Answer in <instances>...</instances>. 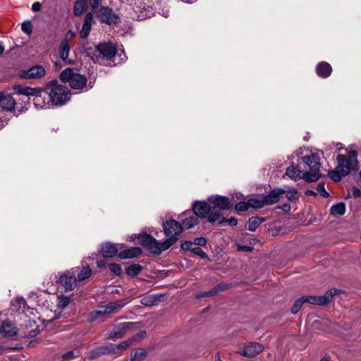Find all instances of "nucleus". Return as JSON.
<instances>
[{
	"label": "nucleus",
	"instance_id": "obj_59",
	"mask_svg": "<svg viewBox=\"0 0 361 361\" xmlns=\"http://www.w3.org/2000/svg\"><path fill=\"white\" fill-rule=\"evenodd\" d=\"M145 331H140L137 334H135V337L138 339L139 341H142L146 336Z\"/></svg>",
	"mask_w": 361,
	"mask_h": 361
},
{
	"label": "nucleus",
	"instance_id": "obj_20",
	"mask_svg": "<svg viewBox=\"0 0 361 361\" xmlns=\"http://www.w3.org/2000/svg\"><path fill=\"white\" fill-rule=\"evenodd\" d=\"M181 226L183 230L190 229L199 223V219L195 215H192L190 212H185L181 214Z\"/></svg>",
	"mask_w": 361,
	"mask_h": 361
},
{
	"label": "nucleus",
	"instance_id": "obj_64",
	"mask_svg": "<svg viewBox=\"0 0 361 361\" xmlns=\"http://www.w3.org/2000/svg\"><path fill=\"white\" fill-rule=\"evenodd\" d=\"M305 195L307 196H314L316 197L317 195V192L312 190H307L305 192Z\"/></svg>",
	"mask_w": 361,
	"mask_h": 361
},
{
	"label": "nucleus",
	"instance_id": "obj_9",
	"mask_svg": "<svg viewBox=\"0 0 361 361\" xmlns=\"http://www.w3.org/2000/svg\"><path fill=\"white\" fill-rule=\"evenodd\" d=\"M98 19L103 23L111 25L120 21L119 16L108 6L101 7L97 14Z\"/></svg>",
	"mask_w": 361,
	"mask_h": 361
},
{
	"label": "nucleus",
	"instance_id": "obj_1",
	"mask_svg": "<svg viewBox=\"0 0 361 361\" xmlns=\"http://www.w3.org/2000/svg\"><path fill=\"white\" fill-rule=\"evenodd\" d=\"M94 56L97 63L105 66H114L126 58L123 51L119 53L116 46L110 42L99 43L95 47Z\"/></svg>",
	"mask_w": 361,
	"mask_h": 361
},
{
	"label": "nucleus",
	"instance_id": "obj_37",
	"mask_svg": "<svg viewBox=\"0 0 361 361\" xmlns=\"http://www.w3.org/2000/svg\"><path fill=\"white\" fill-rule=\"evenodd\" d=\"M264 221L263 219H259V217H251L248 220V230L250 231H256L259 224Z\"/></svg>",
	"mask_w": 361,
	"mask_h": 361
},
{
	"label": "nucleus",
	"instance_id": "obj_4",
	"mask_svg": "<svg viewBox=\"0 0 361 361\" xmlns=\"http://www.w3.org/2000/svg\"><path fill=\"white\" fill-rule=\"evenodd\" d=\"M60 79L63 82H68L73 90H83L87 87L86 76L75 72L71 68H67L61 73Z\"/></svg>",
	"mask_w": 361,
	"mask_h": 361
},
{
	"label": "nucleus",
	"instance_id": "obj_26",
	"mask_svg": "<svg viewBox=\"0 0 361 361\" xmlns=\"http://www.w3.org/2000/svg\"><path fill=\"white\" fill-rule=\"evenodd\" d=\"M16 104V100L13 99V97L10 94H5L4 95L1 102L0 103V106L10 111H13L15 110V106Z\"/></svg>",
	"mask_w": 361,
	"mask_h": 361
},
{
	"label": "nucleus",
	"instance_id": "obj_40",
	"mask_svg": "<svg viewBox=\"0 0 361 361\" xmlns=\"http://www.w3.org/2000/svg\"><path fill=\"white\" fill-rule=\"evenodd\" d=\"M304 302H305V300H304V298L302 296L298 298L295 301L294 305H293V307L291 308V313L293 314H297L300 310Z\"/></svg>",
	"mask_w": 361,
	"mask_h": 361
},
{
	"label": "nucleus",
	"instance_id": "obj_35",
	"mask_svg": "<svg viewBox=\"0 0 361 361\" xmlns=\"http://www.w3.org/2000/svg\"><path fill=\"white\" fill-rule=\"evenodd\" d=\"M249 207L255 209H261L266 205L264 197L259 198H250L248 200Z\"/></svg>",
	"mask_w": 361,
	"mask_h": 361
},
{
	"label": "nucleus",
	"instance_id": "obj_15",
	"mask_svg": "<svg viewBox=\"0 0 361 361\" xmlns=\"http://www.w3.org/2000/svg\"><path fill=\"white\" fill-rule=\"evenodd\" d=\"M212 210L211 202L209 203L202 201H195L192 204L193 214L197 218L204 219Z\"/></svg>",
	"mask_w": 361,
	"mask_h": 361
},
{
	"label": "nucleus",
	"instance_id": "obj_8",
	"mask_svg": "<svg viewBox=\"0 0 361 361\" xmlns=\"http://www.w3.org/2000/svg\"><path fill=\"white\" fill-rule=\"evenodd\" d=\"M123 305L118 302L110 303L108 305L101 306L97 310L92 311L87 319L88 322H94L97 320H103L105 315L111 313L117 308H121Z\"/></svg>",
	"mask_w": 361,
	"mask_h": 361
},
{
	"label": "nucleus",
	"instance_id": "obj_13",
	"mask_svg": "<svg viewBox=\"0 0 361 361\" xmlns=\"http://www.w3.org/2000/svg\"><path fill=\"white\" fill-rule=\"evenodd\" d=\"M264 350V347L259 343L250 342L246 343L238 351V353L244 357H254Z\"/></svg>",
	"mask_w": 361,
	"mask_h": 361
},
{
	"label": "nucleus",
	"instance_id": "obj_30",
	"mask_svg": "<svg viewBox=\"0 0 361 361\" xmlns=\"http://www.w3.org/2000/svg\"><path fill=\"white\" fill-rule=\"evenodd\" d=\"M136 12L139 13L138 18L140 20L150 18L152 16H154V10L150 6H147V7L144 6L143 8L137 7Z\"/></svg>",
	"mask_w": 361,
	"mask_h": 361
},
{
	"label": "nucleus",
	"instance_id": "obj_49",
	"mask_svg": "<svg viewBox=\"0 0 361 361\" xmlns=\"http://www.w3.org/2000/svg\"><path fill=\"white\" fill-rule=\"evenodd\" d=\"M102 355H103V353H102V350H100V346H99L90 352L89 357L90 359H95Z\"/></svg>",
	"mask_w": 361,
	"mask_h": 361
},
{
	"label": "nucleus",
	"instance_id": "obj_29",
	"mask_svg": "<svg viewBox=\"0 0 361 361\" xmlns=\"http://www.w3.org/2000/svg\"><path fill=\"white\" fill-rule=\"evenodd\" d=\"M70 51V46L67 39H64L59 46V54L63 61H66Z\"/></svg>",
	"mask_w": 361,
	"mask_h": 361
},
{
	"label": "nucleus",
	"instance_id": "obj_46",
	"mask_svg": "<svg viewBox=\"0 0 361 361\" xmlns=\"http://www.w3.org/2000/svg\"><path fill=\"white\" fill-rule=\"evenodd\" d=\"M109 269L111 272L117 276H120L121 274V267L118 264L111 263L109 266Z\"/></svg>",
	"mask_w": 361,
	"mask_h": 361
},
{
	"label": "nucleus",
	"instance_id": "obj_63",
	"mask_svg": "<svg viewBox=\"0 0 361 361\" xmlns=\"http://www.w3.org/2000/svg\"><path fill=\"white\" fill-rule=\"evenodd\" d=\"M128 341L130 342V345L135 344L137 342H139L138 339L135 337V335L131 336L128 339H127Z\"/></svg>",
	"mask_w": 361,
	"mask_h": 361
},
{
	"label": "nucleus",
	"instance_id": "obj_44",
	"mask_svg": "<svg viewBox=\"0 0 361 361\" xmlns=\"http://www.w3.org/2000/svg\"><path fill=\"white\" fill-rule=\"evenodd\" d=\"M26 305L25 300L22 297L16 298L13 302V306L16 307L18 310L24 308Z\"/></svg>",
	"mask_w": 361,
	"mask_h": 361
},
{
	"label": "nucleus",
	"instance_id": "obj_58",
	"mask_svg": "<svg viewBox=\"0 0 361 361\" xmlns=\"http://www.w3.org/2000/svg\"><path fill=\"white\" fill-rule=\"evenodd\" d=\"M352 192H353V196L355 198L361 197V190H360L358 188L353 187Z\"/></svg>",
	"mask_w": 361,
	"mask_h": 361
},
{
	"label": "nucleus",
	"instance_id": "obj_34",
	"mask_svg": "<svg viewBox=\"0 0 361 361\" xmlns=\"http://www.w3.org/2000/svg\"><path fill=\"white\" fill-rule=\"evenodd\" d=\"M345 212V204L343 202H339L334 204L330 209L331 215L342 216Z\"/></svg>",
	"mask_w": 361,
	"mask_h": 361
},
{
	"label": "nucleus",
	"instance_id": "obj_17",
	"mask_svg": "<svg viewBox=\"0 0 361 361\" xmlns=\"http://www.w3.org/2000/svg\"><path fill=\"white\" fill-rule=\"evenodd\" d=\"M138 240L142 247L154 255V250H156V246L157 245V240L152 235L148 233L140 234L138 237Z\"/></svg>",
	"mask_w": 361,
	"mask_h": 361
},
{
	"label": "nucleus",
	"instance_id": "obj_27",
	"mask_svg": "<svg viewBox=\"0 0 361 361\" xmlns=\"http://www.w3.org/2000/svg\"><path fill=\"white\" fill-rule=\"evenodd\" d=\"M13 90L14 92L17 94H23L25 96H31V94H35V92L37 90H34V88L27 86H23L20 85H16L13 86Z\"/></svg>",
	"mask_w": 361,
	"mask_h": 361
},
{
	"label": "nucleus",
	"instance_id": "obj_23",
	"mask_svg": "<svg viewBox=\"0 0 361 361\" xmlns=\"http://www.w3.org/2000/svg\"><path fill=\"white\" fill-rule=\"evenodd\" d=\"M315 71L319 77L326 78L331 74L332 68L329 63L326 61H322L316 66Z\"/></svg>",
	"mask_w": 361,
	"mask_h": 361
},
{
	"label": "nucleus",
	"instance_id": "obj_45",
	"mask_svg": "<svg viewBox=\"0 0 361 361\" xmlns=\"http://www.w3.org/2000/svg\"><path fill=\"white\" fill-rule=\"evenodd\" d=\"M190 251L194 255L200 256L202 259H207L208 255L200 247H195L190 249Z\"/></svg>",
	"mask_w": 361,
	"mask_h": 361
},
{
	"label": "nucleus",
	"instance_id": "obj_50",
	"mask_svg": "<svg viewBox=\"0 0 361 361\" xmlns=\"http://www.w3.org/2000/svg\"><path fill=\"white\" fill-rule=\"evenodd\" d=\"M286 193V198L290 202H294L298 199L296 190H290Z\"/></svg>",
	"mask_w": 361,
	"mask_h": 361
},
{
	"label": "nucleus",
	"instance_id": "obj_54",
	"mask_svg": "<svg viewBox=\"0 0 361 361\" xmlns=\"http://www.w3.org/2000/svg\"><path fill=\"white\" fill-rule=\"evenodd\" d=\"M64 360H72L75 357V353L73 350H69L61 355Z\"/></svg>",
	"mask_w": 361,
	"mask_h": 361
},
{
	"label": "nucleus",
	"instance_id": "obj_31",
	"mask_svg": "<svg viewBox=\"0 0 361 361\" xmlns=\"http://www.w3.org/2000/svg\"><path fill=\"white\" fill-rule=\"evenodd\" d=\"M87 2L85 0L77 1L74 4L73 13L75 16L82 15L87 9Z\"/></svg>",
	"mask_w": 361,
	"mask_h": 361
},
{
	"label": "nucleus",
	"instance_id": "obj_14",
	"mask_svg": "<svg viewBox=\"0 0 361 361\" xmlns=\"http://www.w3.org/2000/svg\"><path fill=\"white\" fill-rule=\"evenodd\" d=\"M162 226L164 234L167 237L175 236L176 238H178L179 234H180L183 231L180 223L173 219L164 222Z\"/></svg>",
	"mask_w": 361,
	"mask_h": 361
},
{
	"label": "nucleus",
	"instance_id": "obj_16",
	"mask_svg": "<svg viewBox=\"0 0 361 361\" xmlns=\"http://www.w3.org/2000/svg\"><path fill=\"white\" fill-rule=\"evenodd\" d=\"M211 202L212 209L228 210L232 206V200L226 196L216 195L213 199H209Z\"/></svg>",
	"mask_w": 361,
	"mask_h": 361
},
{
	"label": "nucleus",
	"instance_id": "obj_22",
	"mask_svg": "<svg viewBox=\"0 0 361 361\" xmlns=\"http://www.w3.org/2000/svg\"><path fill=\"white\" fill-rule=\"evenodd\" d=\"M92 22H93L92 13H87L84 18V21H83V24L82 26V29L80 31V36L81 38L85 39L89 35L90 31H91V29H92Z\"/></svg>",
	"mask_w": 361,
	"mask_h": 361
},
{
	"label": "nucleus",
	"instance_id": "obj_43",
	"mask_svg": "<svg viewBox=\"0 0 361 361\" xmlns=\"http://www.w3.org/2000/svg\"><path fill=\"white\" fill-rule=\"evenodd\" d=\"M250 208L248 201L245 202H239L236 203L234 206L235 210L237 212H246Z\"/></svg>",
	"mask_w": 361,
	"mask_h": 361
},
{
	"label": "nucleus",
	"instance_id": "obj_25",
	"mask_svg": "<svg viewBox=\"0 0 361 361\" xmlns=\"http://www.w3.org/2000/svg\"><path fill=\"white\" fill-rule=\"evenodd\" d=\"M0 332L8 337H12L16 335V328L13 326V324L8 321L2 322L0 327Z\"/></svg>",
	"mask_w": 361,
	"mask_h": 361
},
{
	"label": "nucleus",
	"instance_id": "obj_42",
	"mask_svg": "<svg viewBox=\"0 0 361 361\" xmlns=\"http://www.w3.org/2000/svg\"><path fill=\"white\" fill-rule=\"evenodd\" d=\"M129 346H130V342L128 341L127 340L121 342L118 345L115 344L116 354L121 353V352L127 349Z\"/></svg>",
	"mask_w": 361,
	"mask_h": 361
},
{
	"label": "nucleus",
	"instance_id": "obj_36",
	"mask_svg": "<svg viewBox=\"0 0 361 361\" xmlns=\"http://www.w3.org/2000/svg\"><path fill=\"white\" fill-rule=\"evenodd\" d=\"M92 274V269L90 267H83L80 273L78 274L77 280L78 281H82L88 279Z\"/></svg>",
	"mask_w": 361,
	"mask_h": 361
},
{
	"label": "nucleus",
	"instance_id": "obj_12",
	"mask_svg": "<svg viewBox=\"0 0 361 361\" xmlns=\"http://www.w3.org/2000/svg\"><path fill=\"white\" fill-rule=\"evenodd\" d=\"M135 326L133 322H122L114 325L107 333V338L116 339L122 338L128 329Z\"/></svg>",
	"mask_w": 361,
	"mask_h": 361
},
{
	"label": "nucleus",
	"instance_id": "obj_41",
	"mask_svg": "<svg viewBox=\"0 0 361 361\" xmlns=\"http://www.w3.org/2000/svg\"><path fill=\"white\" fill-rule=\"evenodd\" d=\"M100 350H102V353H103V355L111 353L116 354L115 344L113 343H108L106 345H102L100 346Z\"/></svg>",
	"mask_w": 361,
	"mask_h": 361
},
{
	"label": "nucleus",
	"instance_id": "obj_39",
	"mask_svg": "<svg viewBox=\"0 0 361 361\" xmlns=\"http://www.w3.org/2000/svg\"><path fill=\"white\" fill-rule=\"evenodd\" d=\"M146 350L145 349H139L135 350L134 354L131 355L130 361H142L146 355Z\"/></svg>",
	"mask_w": 361,
	"mask_h": 361
},
{
	"label": "nucleus",
	"instance_id": "obj_55",
	"mask_svg": "<svg viewBox=\"0 0 361 361\" xmlns=\"http://www.w3.org/2000/svg\"><path fill=\"white\" fill-rule=\"evenodd\" d=\"M230 285L224 283H221L216 285V287L219 292L226 290L230 288Z\"/></svg>",
	"mask_w": 361,
	"mask_h": 361
},
{
	"label": "nucleus",
	"instance_id": "obj_3",
	"mask_svg": "<svg viewBox=\"0 0 361 361\" xmlns=\"http://www.w3.org/2000/svg\"><path fill=\"white\" fill-rule=\"evenodd\" d=\"M303 164L305 165L309 171H306L302 175V179L306 183L316 182L322 176L320 172L321 163L319 157L315 154L312 153L310 155L304 156L301 158Z\"/></svg>",
	"mask_w": 361,
	"mask_h": 361
},
{
	"label": "nucleus",
	"instance_id": "obj_5",
	"mask_svg": "<svg viewBox=\"0 0 361 361\" xmlns=\"http://www.w3.org/2000/svg\"><path fill=\"white\" fill-rule=\"evenodd\" d=\"M357 153L355 150H350L347 156L338 154L336 157L338 162L336 169H338L343 175L348 176L354 169V166L357 164Z\"/></svg>",
	"mask_w": 361,
	"mask_h": 361
},
{
	"label": "nucleus",
	"instance_id": "obj_61",
	"mask_svg": "<svg viewBox=\"0 0 361 361\" xmlns=\"http://www.w3.org/2000/svg\"><path fill=\"white\" fill-rule=\"evenodd\" d=\"M285 212H288L290 211V204L289 203H285L279 207Z\"/></svg>",
	"mask_w": 361,
	"mask_h": 361
},
{
	"label": "nucleus",
	"instance_id": "obj_10",
	"mask_svg": "<svg viewBox=\"0 0 361 361\" xmlns=\"http://www.w3.org/2000/svg\"><path fill=\"white\" fill-rule=\"evenodd\" d=\"M338 290L336 288H333L329 290L325 293L323 295L319 296H302L305 300V302H308L312 305H326L330 302L334 295L338 293Z\"/></svg>",
	"mask_w": 361,
	"mask_h": 361
},
{
	"label": "nucleus",
	"instance_id": "obj_48",
	"mask_svg": "<svg viewBox=\"0 0 361 361\" xmlns=\"http://www.w3.org/2000/svg\"><path fill=\"white\" fill-rule=\"evenodd\" d=\"M317 190L320 192L321 195L324 197H329V193L325 190L324 183H319L317 185Z\"/></svg>",
	"mask_w": 361,
	"mask_h": 361
},
{
	"label": "nucleus",
	"instance_id": "obj_28",
	"mask_svg": "<svg viewBox=\"0 0 361 361\" xmlns=\"http://www.w3.org/2000/svg\"><path fill=\"white\" fill-rule=\"evenodd\" d=\"M302 172L300 171L298 166L291 165L287 168L286 174L292 179L296 180L298 178L302 179Z\"/></svg>",
	"mask_w": 361,
	"mask_h": 361
},
{
	"label": "nucleus",
	"instance_id": "obj_6",
	"mask_svg": "<svg viewBox=\"0 0 361 361\" xmlns=\"http://www.w3.org/2000/svg\"><path fill=\"white\" fill-rule=\"evenodd\" d=\"M77 279L75 278V274L72 271H67L61 274H59L56 276V283L60 286L64 288L65 291H71L76 286Z\"/></svg>",
	"mask_w": 361,
	"mask_h": 361
},
{
	"label": "nucleus",
	"instance_id": "obj_21",
	"mask_svg": "<svg viewBox=\"0 0 361 361\" xmlns=\"http://www.w3.org/2000/svg\"><path fill=\"white\" fill-rule=\"evenodd\" d=\"M178 238L173 237H168L167 239L162 242H159L157 240V245L156 246V250H154V255H159L162 251L166 250L171 246L173 245L178 240Z\"/></svg>",
	"mask_w": 361,
	"mask_h": 361
},
{
	"label": "nucleus",
	"instance_id": "obj_11",
	"mask_svg": "<svg viewBox=\"0 0 361 361\" xmlns=\"http://www.w3.org/2000/svg\"><path fill=\"white\" fill-rule=\"evenodd\" d=\"M46 75L45 68L40 65L33 66L29 69L21 70L18 73L20 78L25 80L40 79Z\"/></svg>",
	"mask_w": 361,
	"mask_h": 361
},
{
	"label": "nucleus",
	"instance_id": "obj_38",
	"mask_svg": "<svg viewBox=\"0 0 361 361\" xmlns=\"http://www.w3.org/2000/svg\"><path fill=\"white\" fill-rule=\"evenodd\" d=\"M329 177L335 182H339L341 180L342 177L345 176L338 169L329 170L328 171Z\"/></svg>",
	"mask_w": 361,
	"mask_h": 361
},
{
	"label": "nucleus",
	"instance_id": "obj_57",
	"mask_svg": "<svg viewBox=\"0 0 361 361\" xmlns=\"http://www.w3.org/2000/svg\"><path fill=\"white\" fill-rule=\"evenodd\" d=\"M238 250L242 252H252L253 250V247L248 245H238Z\"/></svg>",
	"mask_w": 361,
	"mask_h": 361
},
{
	"label": "nucleus",
	"instance_id": "obj_52",
	"mask_svg": "<svg viewBox=\"0 0 361 361\" xmlns=\"http://www.w3.org/2000/svg\"><path fill=\"white\" fill-rule=\"evenodd\" d=\"M192 243H193V244H195L196 245L205 246L207 245V240L204 237H198V238H195Z\"/></svg>",
	"mask_w": 361,
	"mask_h": 361
},
{
	"label": "nucleus",
	"instance_id": "obj_51",
	"mask_svg": "<svg viewBox=\"0 0 361 361\" xmlns=\"http://www.w3.org/2000/svg\"><path fill=\"white\" fill-rule=\"evenodd\" d=\"M23 32L27 34H30L32 31V25L30 22H25L22 24L21 27Z\"/></svg>",
	"mask_w": 361,
	"mask_h": 361
},
{
	"label": "nucleus",
	"instance_id": "obj_33",
	"mask_svg": "<svg viewBox=\"0 0 361 361\" xmlns=\"http://www.w3.org/2000/svg\"><path fill=\"white\" fill-rule=\"evenodd\" d=\"M143 267L137 264H132L130 266H128L126 269V273L128 276L130 277H135L137 276L141 271L142 270Z\"/></svg>",
	"mask_w": 361,
	"mask_h": 361
},
{
	"label": "nucleus",
	"instance_id": "obj_24",
	"mask_svg": "<svg viewBox=\"0 0 361 361\" xmlns=\"http://www.w3.org/2000/svg\"><path fill=\"white\" fill-rule=\"evenodd\" d=\"M142 254V250L139 247H133L123 250L118 253L120 259H130L140 256Z\"/></svg>",
	"mask_w": 361,
	"mask_h": 361
},
{
	"label": "nucleus",
	"instance_id": "obj_56",
	"mask_svg": "<svg viewBox=\"0 0 361 361\" xmlns=\"http://www.w3.org/2000/svg\"><path fill=\"white\" fill-rule=\"evenodd\" d=\"M87 3L90 4L92 10H95L98 8L99 0H85Z\"/></svg>",
	"mask_w": 361,
	"mask_h": 361
},
{
	"label": "nucleus",
	"instance_id": "obj_32",
	"mask_svg": "<svg viewBox=\"0 0 361 361\" xmlns=\"http://www.w3.org/2000/svg\"><path fill=\"white\" fill-rule=\"evenodd\" d=\"M71 298L68 296H65L63 295H60L57 296L56 298V307L58 310H63L66 307L68 306V305L71 303Z\"/></svg>",
	"mask_w": 361,
	"mask_h": 361
},
{
	"label": "nucleus",
	"instance_id": "obj_2",
	"mask_svg": "<svg viewBox=\"0 0 361 361\" xmlns=\"http://www.w3.org/2000/svg\"><path fill=\"white\" fill-rule=\"evenodd\" d=\"M46 90L52 106L64 105L71 97L70 91L63 85L59 84L56 80H52L46 84Z\"/></svg>",
	"mask_w": 361,
	"mask_h": 361
},
{
	"label": "nucleus",
	"instance_id": "obj_7",
	"mask_svg": "<svg viewBox=\"0 0 361 361\" xmlns=\"http://www.w3.org/2000/svg\"><path fill=\"white\" fill-rule=\"evenodd\" d=\"M34 90H37L35 92V94H31L33 97V104L36 109H48L51 105V101H49V94L47 92V90H46V86L44 88L41 87H35Z\"/></svg>",
	"mask_w": 361,
	"mask_h": 361
},
{
	"label": "nucleus",
	"instance_id": "obj_47",
	"mask_svg": "<svg viewBox=\"0 0 361 361\" xmlns=\"http://www.w3.org/2000/svg\"><path fill=\"white\" fill-rule=\"evenodd\" d=\"M221 213L220 212H214L207 215L208 221L209 223H214L220 216Z\"/></svg>",
	"mask_w": 361,
	"mask_h": 361
},
{
	"label": "nucleus",
	"instance_id": "obj_60",
	"mask_svg": "<svg viewBox=\"0 0 361 361\" xmlns=\"http://www.w3.org/2000/svg\"><path fill=\"white\" fill-rule=\"evenodd\" d=\"M41 8H42V5L39 2H35L32 5V10L35 12L40 11Z\"/></svg>",
	"mask_w": 361,
	"mask_h": 361
},
{
	"label": "nucleus",
	"instance_id": "obj_53",
	"mask_svg": "<svg viewBox=\"0 0 361 361\" xmlns=\"http://www.w3.org/2000/svg\"><path fill=\"white\" fill-rule=\"evenodd\" d=\"M192 244L193 243L192 241L185 240L181 243L180 249L183 250H190V249L192 248L191 247Z\"/></svg>",
	"mask_w": 361,
	"mask_h": 361
},
{
	"label": "nucleus",
	"instance_id": "obj_19",
	"mask_svg": "<svg viewBox=\"0 0 361 361\" xmlns=\"http://www.w3.org/2000/svg\"><path fill=\"white\" fill-rule=\"evenodd\" d=\"M118 251L116 244L106 242L102 245L99 252L104 258H112L117 255H118Z\"/></svg>",
	"mask_w": 361,
	"mask_h": 361
},
{
	"label": "nucleus",
	"instance_id": "obj_18",
	"mask_svg": "<svg viewBox=\"0 0 361 361\" xmlns=\"http://www.w3.org/2000/svg\"><path fill=\"white\" fill-rule=\"evenodd\" d=\"M285 193L284 189L274 188L267 195L263 196L266 205H272L279 202L280 197Z\"/></svg>",
	"mask_w": 361,
	"mask_h": 361
},
{
	"label": "nucleus",
	"instance_id": "obj_62",
	"mask_svg": "<svg viewBox=\"0 0 361 361\" xmlns=\"http://www.w3.org/2000/svg\"><path fill=\"white\" fill-rule=\"evenodd\" d=\"M228 223L232 226H235L238 224V220L235 217H231L230 219H227Z\"/></svg>",
	"mask_w": 361,
	"mask_h": 361
}]
</instances>
